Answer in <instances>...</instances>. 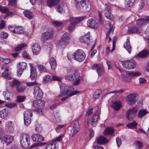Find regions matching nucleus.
Listing matches in <instances>:
<instances>
[{
    "instance_id": "37998d69",
    "label": "nucleus",
    "mask_w": 149,
    "mask_h": 149,
    "mask_svg": "<svg viewBox=\"0 0 149 149\" xmlns=\"http://www.w3.org/2000/svg\"><path fill=\"white\" fill-rule=\"evenodd\" d=\"M26 46V45L25 43H22L18 45L16 47L15 50L16 51H19Z\"/></svg>"
},
{
    "instance_id": "20e7f679",
    "label": "nucleus",
    "mask_w": 149,
    "mask_h": 149,
    "mask_svg": "<svg viewBox=\"0 0 149 149\" xmlns=\"http://www.w3.org/2000/svg\"><path fill=\"white\" fill-rule=\"evenodd\" d=\"M122 64L125 69L128 70L133 69L136 66V63L133 59L123 61L122 62Z\"/></svg>"
},
{
    "instance_id": "4d7b16f0",
    "label": "nucleus",
    "mask_w": 149,
    "mask_h": 149,
    "mask_svg": "<svg viewBox=\"0 0 149 149\" xmlns=\"http://www.w3.org/2000/svg\"><path fill=\"white\" fill-rule=\"evenodd\" d=\"M114 131H104V134L106 136H112L113 133Z\"/></svg>"
},
{
    "instance_id": "774afa93",
    "label": "nucleus",
    "mask_w": 149,
    "mask_h": 149,
    "mask_svg": "<svg viewBox=\"0 0 149 149\" xmlns=\"http://www.w3.org/2000/svg\"><path fill=\"white\" fill-rule=\"evenodd\" d=\"M26 84L27 86H29L37 85L38 83L36 81H35L32 82H27L26 83Z\"/></svg>"
},
{
    "instance_id": "69168bd1",
    "label": "nucleus",
    "mask_w": 149,
    "mask_h": 149,
    "mask_svg": "<svg viewBox=\"0 0 149 149\" xmlns=\"http://www.w3.org/2000/svg\"><path fill=\"white\" fill-rule=\"evenodd\" d=\"M52 24L56 26H61L62 23L58 21H55L52 22Z\"/></svg>"
},
{
    "instance_id": "0e129e2a",
    "label": "nucleus",
    "mask_w": 149,
    "mask_h": 149,
    "mask_svg": "<svg viewBox=\"0 0 149 149\" xmlns=\"http://www.w3.org/2000/svg\"><path fill=\"white\" fill-rule=\"evenodd\" d=\"M117 39V38L115 36L113 38V45H112V48L111 51V52H112L115 49V45L116 43V41Z\"/></svg>"
},
{
    "instance_id": "c9c22d12",
    "label": "nucleus",
    "mask_w": 149,
    "mask_h": 149,
    "mask_svg": "<svg viewBox=\"0 0 149 149\" xmlns=\"http://www.w3.org/2000/svg\"><path fill=\"white\" fill-rule=\"evenodd\" d=\"M8 115V111L6 109H3L0 111V117L2 119H4Z\"/></svg>"
},
{
    "instance_id": "72a5a7b5",
    "label": "nucleus",
    "mask_w": 149,
    "mask_h": 149,
    "mask_svg": "<svg viewBox=\"0 0 149 149\" xmlns=\"http://www.w3.org/2000/svg\"><path fill=\"white\" fill-rule=\"evenodd\" d=\"M13 137L10 135H6L2 140L7 143V144H9L13 141Z\"/></svg>"
},
{
    "instance_id": "c03bdc74",
    "label": "nucleus",
    "mask_w": 149,
    "mask_h": 149,
    "mask_svg": "<svg viewBox=\"0 0 149 149\" xmlns=\"http://www.w3.org/2000/svg\"><path fill=\"white\" fill-rule=\"evenodd\" d=\"M114 23L113 22H111L109 24L110 29H109L107 33L106 34L107 38L108 37L111 31H113L114 29L113 26Z\"/></svg>"
},
{
    "instance_id": "79ce46f5",
    "label": "nucleus",
    "mask_w": 149,
    "mask_h": 149,
    "mask_svg": "<svg viewBox=\"0 0 149 149\" xmlns=\"http://www.w3.org/2000/svg\"><path fill=\"white\" fill-rule=\"evenodd\" d=\"M23 32V28L21 26H15V33L18 34H22Z\"/></svg>"
},
{
    "instance_id": "4be33fe9",
    "label": "nucleus",
    "mask_w": 149,
    "mask_h": 149,
    "mask_svg": "<svg viewBox=\"0 0 149 149\" xmlns=\"http://www.w3.org/2000/svg\"><path fill=\"white\" fill-rule=\"evenodd\" d=\"M85 18L84 17H70L69 21L70 23L73 24L75 26L76 24L82 21Z\"/></svg>"
},
{
    "instance_id": "b1692460",
    "label": "nucleus",
    "mask_w": 149,
    "mask_h": 149,
    "mask_svg": "<svg viewBox=\"0 0 149 149\" xmlns=\"http://www.w3.org/2000/svg\"><path fill=\"white\" fill-rule=\"evenodd\" d=\"M126 74L128 77H130L140 76L141 74V73L139 71H127L126 72Z\"/></svg>"
},
{
    "instance_id": "3c124183",
    "label": "nucleus",
    "mask_w": 149,
    "mask_h": 149,
    "mask_svg": "<svg viewBox=\"0 0 149 149\" xmlns=\"http://www.w3.org/2000/svg\"><path fill=\"white\" fill-rule=\"evenodd\" d=\"M58 146L57 143H52L49 144H47L46 147V149H51L52 147H54L55 148H57V147L56 146Z\"/></svg>"
},
{
    "instance_id": "bf43d9fd",
    "label": "nucleus",
    "mask_w": 149,
    "mask_h": 149,
    "mask_svg": "<svg viewBox=\"0 0 149 149\" xmlns=\"http://www.w3.org/2000/svg\"><path fill=\"white\" fill-rule=\"evenodd\" d=\"M134 2V0H125V3L128 7L131 6Z\"/></svg>"
},
{
    "instance_id": "603ef678",
    "label": "nucleus",
    "mask_w": 149,
    "mask_h": 149,
    "mask_svg": "<svg viewBox=\"0 0 149 149\" xmlns=\"http://www.w3.org/2000/svg\"><path fill=\"white\" fill-rule=\"evenodd\" d=\"M137 125V124L136 122H134L132 123H131L127 125L126 126L127 127H130V128L135 129Z\"/></svg>"
},
{
    "instance_id": "f8f14e48",
    "label": "nucleus",
    "mask_w": 149,
    "mask_h": 149,
    "mask_svg": "<svg viewBox=\"0 0 149 149\" xmlns=\"http://www.w3.org/2000/svg\"><path fill=\"white\" fill-rule=\"evenodd\" d=\"M53 32L52 31H47L43 33L41 38L42 42L44 43L48 39L52 38L53 37Z\"/></svg>"
},
{
    "instance_id": "f704fd0d",
    "label": "nucleus",
    "mask_w": 149,
    "mask_h": 149,
    "mask_svg": "<svg viewBox=\"0 0 149 149\" xmlns=\"http://www.w3.org/2000/svg\"><path fill=\"white\" fill-rule=\"evenodd\" d=\"M10 74L9 71V69L8 68H6L5 69V71L2 74L3 76L8 79H11V77H10Z\"/></svg>"
},
{
    "instance_id": "473e14b6",
    "label": "nucleus",
    "mask_w": 149,
    "mask_h": 149,
    "mask_svg": "<svg viewBox=\"0 0 149 149\" xmlns=\"http://www.w3.org/2000/svg\"><path fill=\"white\" fill-rule=\"evenodd\" d=\"M59 1L60 0H47V2L48 6L51 7L57 5Z\"/></svg>"
},
{
    "instance_id": "ddd939ff",
    "label": "nucleus",
    "mask_w": 149,
    "mask_h": 149,
    "mask_svg": "<svg viewBox=\"0 0 149 149\" xmlns=\"http://www.w3.org/2000/svg\"><path fill=\"white\" fill-rule=\"evenodd\" d=\"M137 111V108L135 107L129 110L126 113L127 119L129 120H132L135 117Z\"/></svg>"
},
{
    "instance_id": "39448f33",
    "label": "nucleus",
    "mask_w": 149,
    "mask_h": 149,
    "mask_svg": "<svg viewBox=\"0 0 149 149\" xmlns=\"http://www.w3.org/2000/svg\"><path fill=\"white\" fill-rule=\"evenodd\" d=\"M73 57L76 61L79 62L83 61L85 58V53L81 49H78L74 52Z\"/></svg>"
},
{
    "instance_id": "c85d7f7f",
    "label": "nucleus",
    "mask_w": 149,
    "mask_h": 149,
    "mask_svg": "<svg viewBox=\"0 0 149 149\" xmlns=\"http://www.w3.org/2000/svg\"><path fill=\"white\" fill-rule=\"evenodd\" d=\"M0 11L3 13H6L7 16L12 15L14 14L13 12L9 11L7 8L1 6H0Z\"/></svg>"
},
{
    "instance_id": "1a4fd4ad",
    "label": "nucleus",
    "mask_w": 149,
    "mask_h": 149,
    "mask_svg": "<svg viewBox=\"0 0 149 149\" xmlns=\"http://www.w3.org/2000/svg\"><path fill=\"white\" fill-rule=\"evenodd\" d=\"M32 112L29 111H25L24 113V124L26 125H29L31 123V118L32 116Z\"/></svg>"
},
{
    "instance_id": "e433bc0d",
    "label": "nucleus",
    "mask_w": 149,
    "mask_h": 149,
    "mask_svg": "<svg viewBox=\"0 0 149 149\" xmlns=\"http://www.w3.org/2000/svg\"><path fill=\"white\" fill-rule=\"evenodd\" d=\"M20 84L18 80L14 79L10 83V85L13 88L16 87V88L20 85Z\"/></svg>"
},
{
    "instance_id": "cd10ccee",
    "label": "nucleus",
    "mask_w": 149,
    "mask_h": 149,
    "mask_svg": "<svg viewBox=\"0 0 149 149\" xmlns=\"http://www.w3.org/2000/svg\"><path fill=\"white\" fill-rule=\"evenodd\" d=\"M31 67V78L32 80H34L37 77V74L35 68L33 66H30Z\"/></svg>"
},
{
    "instance_id": "dca6fc26",
    "label": "nucleus",
    "mask_w": 149,
    "mask_h": 149,
    "mask_svg": "<svg viewBox=\"0 0 149 149\" xmlns=\"http://www.w3.org/2000/svg\"><path fill=\"white\" fill-rule=\"evenodd\" d=\"M19 69L17 70V75L18 76H21L23 71L27 67V64L24 62L20 63H19Z\"/></svg>"
},
{
    "instance_id": "338daca9",
    "label": "nucleus",
    "mask_w": 149,
    "mask_h": 149,
    "mask_svg": "<svg viewBox=\"0 0 149 149\" xmlns=\"http://www.w3.org/2000/svg\"><path fill=\"white\" fill-rule=\"evenodd\" d=\"M38 66V68L40 71L44 72L46 71L47 70L45 67L43 65H39Z\"/></svg>"
},
{
    "instance_id": "393cba45",
    "label": "nucleus",
    "mask_w": 149,
    "mask_h": 149,
    "mask_svg": "<svg viewBox=\"0 0 149 149\" xmlns=\"http://www.w3.org/2000/svg\"><path fill=\"white\" fill-rule=\"evenodd\" d=\"M129 38V37L128 36L127 38L126 41L124 45V47L127 51L128 53L130 54L131 52L132 48L130 45Z\"/></svg>"
},
{
    "instance_id": "9b49d317",
    "label": "nucleus",
    "mask_w": 149,
    "mask_h": 149,
    "mask_svg": "<svg viewBox=\"0 0 149 149\" xmlns=\"http://www.w3.org/2000/svg\"><path fill=\"white\" fill-rule=\"evenodd\" d=\"M35 98L37 100L41 99L43 96V93L40 88L38 86H35L33 93Z\"/></svg>"
},
{
    "instance_id": "c756f323",
    "label": "nucleus",
    "mask_w": 149,
    "mask_h": 149,
    "mask_svg": "<svg viewBox=\"0 0 149 149\" xmlns=\"http://www.w3.org/2000/svg\"><path fill=\"white\" fill-rule=\"evenodd\" d=\"M149 54V50L147 49H144L138 54V56L144 58L147 56Z\"/></svg>"
},
{
    "instance_id": "58836bf2",
    "label": "nucleus",
    "mask_w": 149,
    "mask_h": 149,
    "mask_svg": "<svg viewBox=\"0 0 149 149\" xmlns=\"http://www.w3.org/2000/svg\"><path fill=\"white\" fill-rule=\"evenodd\" d=\"M59 2H60V1ZM59 3H59H57V5H56L54 6H56V9L57 11L59 13H61L63 10V7L64 6V5L62 3H61L58 4H58Z\"/></svg>"
},
{
    "instance_id": "7ed1b4c3",
    "label": "nucleus",
    "mask_w": 149,
    "mask_h": 149,
    "mask_svg": "<svg viewBox=\"0 0 149 149\" xmlns=\"http://www.w3.org/2000/svg\"><path fill=\"white\" fill-rule=\"evenodd\" d=\"M79 74L77 71H74L71 75H67L65 76L66 79L70 81H75L73 83V84L76 85L79 84L80 83V79L79 78Z\"/></svg>"
},
{
    "instance_id": "864d4df0",
    "label": "nucleus",
    "mask_w": 149,
    "mask_h": 149,
    "mask_svg": "<svg viewBox=\"0 0 149 149\" xmlns=\"http://www.w3.org/2000/svg\"><path fill=\"white\" fill-rule=\"evenodd\" d=\"M8 36V34L6 32L2 31L0 32V38L2 39L6 38Z\"/></svg>"
},
{
    "instance_id": "09e8293b",
    "label": "nucleus",
    "mask_w": 149,
    "mask_h": 149,
    "mask_svg": "<svg viewBox=\"0 0 149 149\" xmlns=\"http://www.w3.org/2000/svg\"><path fill=\"white\" fill-rule=\"evenodd\" d=\"M147 113V111L144 109L140 110L138 116L139 118H142Z\"/></svg>"
},
{
    "instance_id": "2eb2a0df",
    "label": "nucleus",
    "mask_w": 149,
    "mask_h": 149,
    "mask_svg": "<svg viewBox=\"0 0 149 149\" xmlns=\"http://www.w3.org/2000/svg\"><path fill=\"white\" fill-rule=\"evenodd\" d=\"M92 69L96 70L99 76H100L104 72L103 66L101 64H96L92 66Z\"/></svg>"
},
{
    "instance_id": "f3484780",
    "label": "nucleus",
    "mask_w": 149,
    "mask_h": 149,
    "mask_svg": "<svg viewBox=\"0 0 149 149\" xmlns=\"http://www.w3.org/2000/svg\"><path fill=\"white\" fill-rule=\"evenodd\" d=\"M61 79L58 77L53 75L50 76L47 75L44 77L43 78V80L45 82H47L50 80H56L60 81L61 80Z\"/></svg>"
},
{
    "instance_id": "6e6552de",
    "label": "nucleus",
    "mask_w": 149,
    "mask_h": 149,
    "mask_svg": "<svg viewBox=\"0 0 149 149\" xmlns=\"http://www.w3.org/2000/svg\"><path fill=\"white\" fill-rule=\"evenodd\" d=\"M70 37L69 35L67 33L63 34L61 37V40L58 43V46H61V47L65 46L69 43Z\"/></svg>"
},
{
    "instance_id": "7c9ffc66",
    "label": "nucleus",
    "mask_w": 149,
    "mask_h": 149,
    "mask_svg": "<svg viewBox=\"0 0 149 149\" xmlns=\"http://www.w3.org/2000/svg\"><path fill=\"white\" fill-rule=\"evenodd\" d=\"M14 127L13 123L11 121H8L6 124L5 129L8 130H14Z\"/></svg>"
},
{
    "instance_id": "680f3d73",
    "label": "nucleus",
    "mask_w": 149,
    "mask_h": 149,
    "mask_svg": "<svg viewBox=\"0 0 149 149\" xmlns=\"http://www.w3.org/2000/svg\"><path fill=\"white\" fill-rule=\"evenodd\" d=\"M22 56L25 58L28 59H31L30 56L26 51H24L23 52H22Z\"/></svg>"
},
{
    "instance_id": "412c9836",
    "label": "nucleus",
    "mask_w": 149,
    "mask_h": 149,
    "mask_svg": "<svg viewBox=\"0 0 149 149\" xmlns=\"http://www.w3.org/2000/svg\"><path fill=\"white\" fill-rule=\"evenodd\" d=\"M32 140L36 142H42L44 141V138L40 134H33L31 136Z\"/></svg>"
},
{
    "instance_id": "9d476101",
    "label": "nucleus",
    "mask_w": 149,
    "mask_h": 149,
    "mask_svg": "<svg viewBox=\"0 0 149 149\" xmlns=\"http://www.w3.org/2000/svg\"><path fill=\"white\" fill-rule=\"evenodd\" d=\"M87 24L88 27L93 29H96L99 27L98 21L94 18L88 19Z\"/></svg>"
},
{
    "instance_id": "bb28decb",
    "label": "nucleus",
    "mask_w": 149,
    "mask_h": 149,
    "mask_svg": "<svg viewBox=\"0 0 149 149\" xmlns=\"http://www.w3.org/2000/svg\"><path fill=\"white\" fill-rule=\"evenodd\" d=\"M49 63L52 70L54 71L56 67V63L54 58L51 57L49 59Z\"/></svg>"
},
{
    "instance_id": "a19ab883",
    "label": "nucleus",
    "mask_w": 149,
    "mask_h": 149,
    "mask_svg": "<svg viewBox=\"0 0 149 149\" xmlns=\"http://www.w3.org/2000/svg\"><path fill=\"white\" fill-rule=\"evenodd\" d=\"M102 91L100 89L96 90L94 93L93 95V98L94 100L97 99L101 94Z\"/></svg>"
},
{
    "instance_id": "6e6d98bb",
    "label": "nucleus",
    "mask_w": 149,
    "mask_h": 149,
    "mask_svg": "<svg viewBox=\"0 0 149 149\" xmlns=\"http://www.w3.org/2000/svg\"><path fill=\"white\" fill-rule=\"evenodd\" d=\"M0 61L3 63L6 64H8L10 62V60L9 59L4 58L1 57H0Z\"/></svg>"
},
{
    "instance_id": "423d86ee",
    "label": "nucleus",
    "mask_w": 149,
    "mask_h": 149,
    "mask_svg": "<svg viewBox=\"0 0 149 149\" xmlns=\"http://www.w3.org/2000/svg\"><path fill=\"white\" fill-rule=\"evenodd\" d=\"M30 139V137L28 134H21L20 143L22 147L26 148L28 147Z\"/></svg>"
},
{
    "instance_id": "de8ad7c7",
    "label": "nucleus",
    "mask_w": 149,
    "mask_h": 149,
    "mask_svg": "<svg viewBox=\"0 0 149 149\" xmlns=\"http://www.w3.org/2000/svg\"><path fill=\"white\" fill-rule=\"evenodd\" d=\"M134 145L135 146L136 148L138 149H140L143 146V144L141 141H135L134 143Z\"/></svg>"
},
{
    "instance_id": "aec40b11",
    "label": "nucleus",
    "mask_w": 149,
    "mask_h": 149,
    "mask_svg": "<svg viewBox=\"0 0 149 149\" xmlns=\"http://www.w3.org/2000/svg\"><path fill=\"white\" fill-rule=\"evenodd\" d=\"M149 23V17L146 18L140 19L136 22V25L139 27H142Z\"/></svg>"
},
{
    "instance_id": "5701e85b",
    "label": "nucleus",
    "mask_w": 149,
    "mask_h": 149,
    "mask_svg": "<svg viewBox=\"0 0 149 149\" xmlns=\"http://www.w3.org/2000/svg\"><path fill=\"white\" fill-rule=\"evenodd\" d=\"M90 32H88L85 35L81 37L80 38V41L88 44L90 40Z\"/></svg>"
},
{
    "instance_id": "ea45409f",
    "label": "nucleus",
    "mask_w": 149,
    "mask_h": 149,
    "mask_svg": "<svg viewBox=\"0 0 149 149\" xmlns=\"http://www.w3.org/2000/svg\"><path fill=\"white\" fill-rule=\"evenodd\" d=\"M23 13L25 16L29 19H31L33 17L32 13L29 10L25 11Z\"/></svg>"
},
{
    "instance_id": "4c0bfd02",
    "label": "nucleus",
    "mask_w": 149,
    "mask_h": 149,
    "mask_svg": "<svg viewBox=\"0 0 149 149\" xmlns=\"http://www.w3.org/2000/svg\"><path fill=\"white\" fill-rule=\"evenodd\" d=\"M113 107L115 110H118L121 107V104L120 102H114L112 105Z\"/></svg>"
},
{
    "instance_id": "a18cd8bd",
    "label": "nucleus",
    "mask_w": 149,
    "mask_h": 149,
    "mask_svg": "<svg viewBox=\"0 0 149 149\" xmlns=\"http://www.w3.org/2000/svg\"><path fill=\"white\" fill-rule=\"evenodd\" d=\"M73 128V130H78L79 129V125L77 120L75 121L74 122Z\"/></svg>"
},
{
    "instance_id": "f03ea898",
    "label": "nucleus",
    "mask_w": 149,
    "mask_h": 149,
    "mask_svg": "<svg viewBox=\"0 0 149 149\" xmlns=\"http://www.w3.org/2000/svg\"><path fill=\"white\" fill-rule=\"evenodd\" d=\"M60 89L61 91V94L59 95V97H62L65 95L68 96V97H64L61 99V100L62 101H64L69 97L77 94L79 93V91H74L73 87H70L68 89L66 90V92L62 91V90H63L64 89V87L63 86H60Z\"/></svg>"
},
{
    "instance_id": "2f4dec72",
    "label": "nucleus",
    "mask_w": 149,
    "mask_h": 149,
    "mask_svg": "<svg viewBox=\"0 0 149 149\" xmlns=\"http://www.w3.org/2000/svg\"><path fill=\"white\" fill-rule=\"evenodd\" d=\"M127 32L129 33H140V30L136 26H134L129 28Z\"/></svg>"
},
{
    "instance_id": "8fccbe9b",
    "label": "nucleus",
    "mask_w": 149,
    "mask_h": 149,
    "mask_svg": "<svg viewBox=\"0 0 149 149\" xmlns=\"http://www.w3.org/2000/svg\"><path fill=\"white\" fill-rule=\"evenodd\" d=\"M16 90L18 93H22L24 91L25 88L24 87L19 85L16 88Z\"/></svg>"
},
{
    "instance_id": "a878e982",
    "label": "nucleus",
    "mask_w": 149,
    "mask_h": 149,
    "mask_svg": "<svg viewBox=\"0 0 149 149\" xmlns=\"http://www.w3.org/2000/svg\"><path fill=\"white\" fill-rule=\"evenodd\" d=\"M97 141L98 144L102 145L107 143L108 140L104 136H99L97 139Z\"/></svg>"
},
{
    "instance_id": "e2e57ef3",
    "label": "nucleus",
    "mask_w": 149,
    "mask_h": 149,
    "mask_svg": "<svg viewBox=\"0 0 149 149\" xmlns=\"http://www.w3.org/2000/svg\"><path fill=\"white\" fill-rule=\"evenodd\" d=\"M25 99V97L23 96H18L17 97V101L19 102L23 101Z\"/></svg>"
},
{
    "instance_id": "a211bd4d",
    "label": "nucleus",
    "mask_w": 149,
    "mask_h": 149,
    "mask_svg": "<svg viewBox=\"0 0 149 149\" xmlns=\"http://www.w3.org/2000/svg\"><path fill=\"white\" fill-rule=\"evenodd\" d=\"M45 102L42 100H35L33 102V106L36 108L41 110V109L45 106Z\"/></svg>"
},
{
    "instance_id": "49530a36",
    "label": "nucleus",
    "mask_w": 149,
    "mask_h": 149,
    "mask_svg": "<svg viewBox=\"0 0 149 149\" xmlns=\"http://www.w3.org/2000/svg\"><path fill=\"white\" fill-rule=\"evenodd\" d=\"M104 15L107 18L109 19L111 21L113 20V15L109 12H106L104 14Z\"/></svg>"
},
{
    "instance_id": "0eeeda50",
    "label": "nucleus",
    "mask_w": 149,
    "mask_h": 149,
    "mask_svg": "<svg viewBox=\"0 0 149 149\" xmlns=\"http://www.w3.org/2000/svg\"><path fill=\"white\" fill-rule=\"evenodd\" d=\"M93 109L95 110V113L92 120V124L93 126H95L97 124L98 121L100 119V111L99 110L98 106L94 107Z\"/></svg>"
},
{
    "instance_id": "6ab92c4d",
    "label": "nucleus",
    "mask_w": 149,
    "mask_h": 149,
    "mask_svg": "<svg viewBox=\"0 0 149 149\" xmlns=\"http://www.w3.org/2000/svg\"><path fill=\"white\" fill-rule=\"evenodd\" d=\"M40 47L38 43H33L32 45V52L34 55L38 54L40 51Z\"/></svg>"
},
{
    "instance_id": "5fc2aeb1",
    "label": "nucleus",
    "mask_w": 149,
    "mask_h": 149,
    "mask_svg": "<svg viewBox=\"0 0 149 149\" xmlns=\"http://www.w3.org/2000/svg\"><path fill=\"white\" fill-rule=\"evenodd\" d=\"M75 26L73 24L71 23H70V25H69L68 27V31L71 32L73 31Z\"/></svg>"
},
{
    "instance_id": "f257e3e1",
    "label": "nucleus",
    "mask_w": 149,
    "mask_h": 149,
    "mask_svg": "<svg viewBox=\"0 0 149 149\" xmlns=\"http://www.w3.org/2000/svg\"><path fill=\"white\" fill-rule=\"evenodd\" d=\"M74 1L76 8L82 12L88 11L91 8L89 0H74Z\"/></svg>"
},
{
    "instance_id": "052dcab7",
    "label": "nucleus",
    "mask_w": 149,
    "mask_h": 149,
    "mask_svg": "<svg viewBox=\"0 0 149 149\" xmlns=\"http://www.w3.org/2000/svg\"><path fill=\"white\" fill-rule=\"evenodd\" d=\"M5 105L8 107L12 108L15 107L16 104L15 103H9L5 104Z\"/></svg>"
},
{
    "instance_id": "13d9d810",
    "label": "nucleus",
    "mask_w": 149,
    "mask_h": 149,
    "mask_svg": "<svg viewBox=\"0 0 149 149\" xmlns=\"http://www.w3.org/2000/svg\"><path fill=\"white\" fill-rule=\"evenodd\" d=\"M3 95L6 100H8L9 99L10 93L8 91L4 92Z\"/></svg>"
},
{
    "instance_id": "4468645a",
    "label": "nucleus",
    "mask_w": 149,
    "mask_h": 149,
    "mask_svg": "<svg viewBox=\"0 0 149 149\" xmlns=\"http://www.w3.org/2000/svg\"><path fill=\"white\" fill-rule=\"evenodd\" d=\"M136 94L134 93H131L127 95L126 98L127 103L130 105L135 104L136 101Z\"/></svg>"
}]
</instances>
